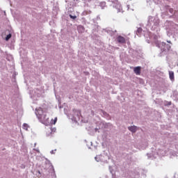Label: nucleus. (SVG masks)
I'll list each match as a JSON object with an SVG mask.
<instances>
[{
    "instance_id": "nucleus-1",
    "label": "nucleus",
    "mask_w": 178,
    "mask_h": 178,
    "mask_svg": "<svg viewBox=\"0 0 178 178\" xmlns=\"http://www.w3.org/2000/svg\"><path fill=\"white\" fill-rule=\"evenodd\" d=\"M47 113H48L47 108H42L41 107L36 109L35 115L39 120L43 123V124H47L49 122V118L47 116Z\"/></svg>"
},
{
    "instance_id": "nucleus-2",
    "label": "nucleus",
    "mask_w": 178,
    "mask_h": 178,
    "mask_svg": "<svg viewBox=\"0 0 178 178\" xmlns=\"http://www.w3.org/2000/svg\"><path fill=\"white\" fill-rule=\"evenodd\" d=\"M117 41H118L120 44H124L126 42V39L123 36L120 35L117 38Z\"/></svg>"
},
{
    "instance_id": "nucleus-3",
    "label": "nucleus",
    "mask_w": 178,
    "mask_h": 178,
    "mask_svg": "<svg viewBox=\"0 0 178 178\" xmlns=\"http://www.w3.org/2000/svg\"><path fill=\"white\" fill-rule=\"evenodd\" d=\"M134 71L137 75H140L141 74V67H134Z\"/></svg>"
},
{
    "instance_id": "nucleus-4",
    "label": "nucleus",
    "mask_w": 178,
    "mask_h": 178,
    "mask_svg": "<svg viewBox=\"0 0 178 178\" xmlns=\"http://www.w3.org/2000/svg\"><path fill=\"white\" fill-rule=\"evenodd\" d=\"M170 80L175 81V72L173 71H169Z\"/></svg>"
},
{
    "instance_id": "nucleus-5",
    "label": "nucleus",
    "mask_w": 178,
    "mask_h": 178,
    "mask_svg": "<svg viewBox=\"0 0 178 178\" xmlns=\"http://www.w3.org/2000/svg\"><path fill=\"white\" fill-rule=\"evenodd\" d=\"M129 131H131L132 133H136L137 131V127L136 126H131L128 127Z\"/></svg>"
},
{
    "instance_id": "nucleus-6",
    "label": "nucleus",
    "mask_w": 178,
    "mask_h": 178,
    "mask_svg": "<svg viewBox=\"0 0 178 178\" xmlns=\"http://www.w3.org/2000/svg\"><path fill=\"white\" fill-rule=\"evenodd\" d=\"M99 5H100L101 8H102V9H104V8H105V6H106V2L102 1V2H101V3H99Z\"/></svg>"
},
{
    "instance_id": "nucleus-7",
    "label": "nucleus",
    "mask_w": 178,
    "mask_h": 178,
    "mask_svg": "<svg viewBox=\"0 0 178 178\" xmlns=\"http://www.w3.org/2000/svg\"><path fill=\"white\" fill-rule=\"evenodd\" d=\"M58 122V118H55L54 120H51V124H56V122Z\"/></svg>"
},
{
    "instance_id": "nucleus-8",
    "label": "nucleus",
    "mask_w": 178,
    "mask_h": 178,
    "mask_svg": "<svg viewBox=\"0 0 178 178\" xmlns=\"http://www.w3.org/2000/svg\"><path fill=\"white\" fill-rule=\"evenodd\" d=\"M10 38H12V34L10 33V34L6 35V40L9 41V40H10Z\"/></svg>"
},
{
    "instance_id": "nucleus-9",
    "label": "nucleus",
    "mask_w": 178,
    "mask_h": 178,
    "mask_svg": "<svg viewBox=\"0 0 178 178\" xmlns=\"http://www.w3.org/2000/svg\"><path fill=\"white\" fill-rule=\"evenodd\" d=\"M23 129L24 130H29V124H27L26 123H24L23 124Z\"/></svg>"
},
{
    "instance_id": "nucleus-10",
    "label": "nucleus",
    "mask_w": 178,
    "mask_h": 178,
    "mask_svg": "<svg viewBox=\"0 0 178 178\" xmlns=\"http://www.w3.org/2000/svg\"><path fill=\"white\" fill-rule=\"evenodd\" d=\"M162 45H165L167 49H168V50L170 49V45L166 44V43H165V42H163V43H162Z\"/></svg>"
},
{
    "instance_id": "nucleus-11",
    "label": "nucleus",
    "mask_w": 178,
    "mask_h": 178,
    "mask_svg": "<svg viewBox=\"0 0 178 178\" xmlns=\"http://www.w3.org/2000/svg\"><path fill=\"white\" fill-rule=\"evenodd\" d=\"M70 19H73L74 20V19H76V18H77L76 16H73V15H70Z\"/></svg>"
},
{
    "instance_id": "nucleus-12",
    "label": "nucleus",
    "mask_w": 178,
    "mask_h": 178,
    "mask_svg": "<svg viewBox=\"0 0 178 178\" xmlns=\"http://www.w3.org/2000/svg\"><path fill=\"white\" fill-rule=\"evenodd\" d=\"M79 29H82V30H84V27L83 26H79Z\"/></svg>"
},
{
    "instance_id": "nucleus-13",
    "label": "nucleus",
    "mask_w": 178,
    "mask_h": 178,
    "mask_svg": "<svg viewBox=\"0 0 178 178\" xmlns=\"http://www.w3.org/2000/svg\"><path fill=\"white\" fill-rule=\"evenodd\" d=\"M156 47H159V44H158V42H156Z\"/></svg>"
},
{
    "instance_id": "nucleus-14",
    "label": "nucleus",
    "mask_w": 178,
    "mask_h": 178,
    "mask_svg": "<svg viewBox=\"0 0 178 178\" xmlns=\"http://www.w3.org/2000/svg\"><path fill=\"white\" fill-rule=\"evenodd\" d=\"M51 154H54V150H52V151L51 152Z\"/></svg>"
},
{
    "instance_id": "nucleus-15",
    "label": "nucleus",
    "mask_w": 178,
    "mask_h": 178,
    "mask_svg": "<svg viewBox=\"0 0 178 178\" xmlns=\"http://www.w3.org/2000/svg\"><path fill=\"white\" fill-rule=\"evenodd\" d=\"M168 42H170H170H169V41H168Z\"/></svg>"
}]
</instances>
